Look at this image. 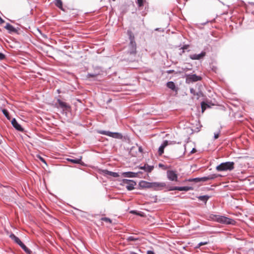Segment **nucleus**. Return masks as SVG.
Segmentation results:
<instances>
[{
	"label": "nucleus",
	"instance_id": "nucleus-24",
	"mask_svg": "<svg viewBox=\"0 0 254 254\" xmlns=\"http://www.w3.org/2000/svg\"><path fill=\"white\" fill-rule=\"evenodd\" d=\"M20 246L27 253L30 254L31 251L23 244H21Z\"/></svg>",
	"mask_w": 254,
	"mask_h": 254
},
{
	"label": "nucleus",
	"instance_id": "nucleus-27",
	"mask_svg": "<svg viewBox=\"0 0 254 254\" xmlns=\"http://www.w3.org/2000/svg\"><path fill=\"white\" fill-rule=\"evenodd\" d=\"M212 179H213V177H202V178H200V181L205 182V181H207L208 180Z\"/></svg>",
	"mask_w": 254,
	"mask_h": 254
},
{
	"label": "nucleus",
	"instance_id": "nucleus-23",
	"mask_svg": "<svg viewBox=\"0 0 254 254\" xmlns=\"http://www.w3.org/2000/svg\"><path fill=\"white\" fill-rule=\"evenodd\" d=\"M201 106L202 113L204 112V111L207 108L210 107V106L204 102H202L201 104Z\"/></svg>",
	"mask_w": 254,
	"mask_h": 254
},
{
	"label": "nucleus",
	"instance_id": "nucleus-37",
	"mask_svg": "<svg viewBox=\"0 0 254 254\" xmlns=\"http://www.w3.org/2000/svg\"><path fill=\"white\" fill-rule=\"evenodd\" d=\"M39 159H40L42 162H44L45 164H46V163L45 161L44 160V159L43 158H42V157H40V156H39Z\"/></svg>",
	"mask_w": 254,
	"mask_h": 254
},
{
	"label": "nucleus",
	"instance_id": "nucleus-25",
	"mask_svg": "<svg viewBox=\"0 0 254 254\" xmlns=\"http://www.w3.org/2000/svg\"><path fill=\"white\" fill-rule=\"evenodd\" d=\"M198 198L199 200L206 202L209 198V196L207 195L200 196L198 197Z\"/></svg>",
	"mask_w": 254,
	"mask_h": 254
},
{
	"label": "nucleus",
	"instance_id": "nucleus-15",
	"mask_svg": "<svg viewBox=\"0 0 254 254\" xmlns=\"http://www.w3.org/2000/svg\"><path fill=\"white\" fill-rule=\"evenodd\" d=\"M58 102L61 108L64 109H67L69 108V106L66 103L64 102L59 99L58 100Z\"/></svg>",
	"mask_w": 254,
	"mask_h": 254
},
{
	"label": "nucleus",
	"instance_id": "nucleus-10",
	"mask_svg": "<svg viewBox=\"0 0 254 254\" xmlns=\"http://www.w3.org/2000/svg\"><path fill=\"white\" fill-rule=\"evenodd\" d=\"M205 52H202L200 54H193L190 55V57L192 60H200L205 56Z\"/></svg>",
	"mask_w": 254,
	"mask_h": 254
},
{
	"label": "nucleus",
	"instance_id": "nucleus-34",
	"mask_svg": "<svg viewBox=\"0 0 254 254\" xmlns=\"http://www.w3.org/2000/svg\"><path fill=\"white\" fill-rule=\"evenodd\" d=\"M219 133H216L214 134V138L216 139H217L219 137Z\"/></svg>",
	"mask_w": 254,
	"mask_h": 254
},
{
	"label": "nucleus",
	"instance_id": "nucleus-31",
	"mask_svg": "<svg viewBox=\"0 0 254 254\" xmlns=\"http://www.w3.org/2000/svg\"><path fill=\"white\" fill-rule=\"evenodd\" d=\"M5 58V56L2 53H0V60H4Z\"/></svg>",
	"mask_w": 254,
	"mask_h": 254
},
{
	"label": "nucleus",
	"instance_id": "nucleus-7",
	"mask_svg": "<svg viewBox=\"0 0 254 254\" xmlns=\"http://www.w3.org/2000/svg\"><path fill=\"white\" fill-rule=\"evenodd\" d=\"M151 188H153L156 190H160L165 187L166 184L165 183L153 182L151 183Z\"/></svg>",
	"mask_w": 254,
	"mask_h": 254
},
{
	"label": "nucleus",
	"instance_id": "nucleus-22",
	"mask_svg": "<svg viewBox=\"0 0 254 254\" xmlns=\"http://www.w3.org/2000/svg\"><path fill=\"white\" fill-rule=\"evenodd\" d=\"M167 86L169 88L173 90H174L175 89V85L174 83L172 81L168 82L167 84Z\"/></svg>",
	"mask_w": 254,
	"mask_h": 254
},
{
	"label": "nucleus",
	"instance_id": "nucleus-41",
	"mask_svg": "<svg viewBox=\"0 0 254 254\" xmlns=\"http://www.w3.org/2000/svg\"><path fill=\"white\" fill-rule=\"evenodd\" d=\"M195 152H196V150L194 148L192 149V150L191 151V153H194Z\"/></svg>",
	"mask_w": 254,
	"mask_h": 254
},
{
	"label": "nucleus",
	"instance_id": "nucleus-18",
	"mask_svg": "<svg viewBox=\"0 0 254 254\" xmlns=\"http://www.w3.org/2000/svg\"><path fill=\"white\" fill-rule=\"evenodd\" d=\"M5 28L10 32H15V29L10 24L7 23Z\"/></svg>",
	"mask_w": 254,
	"mask_h": 254
},
{
	"label": "nucleus",
	"instance_id": "nucleus-16",
	"mask_svg": "<svg viewBox=\"0 0 254 254\" xmlns=\"http://www.w3.org/2000/svg\"><path fill=\"white\" fill-rule=\"evenodd\" d=\"M9 237L11 239L14 240V242L19 246L21 245V244L22 243V242L20 240V239L18 237L15 236L14 234H12L10 235Z\"/></svg>",
	"mask_w": 254,
	"mask_h": 254
},
{
	"label": "nucleus",
	"instance_id": "nucleus-28",
	"mask_svg": "<svg viewBox=\"0 0 254 254\" xmlns=\"http://www.w3.org/2000/svg\"><path fill=\"white\" fill-rule=\"evenodd\" d=\"M153 169V167L147 165L145 171L147 172H150Z\"/></svg>",
	"mask_w": 254,
	"mask_h": 254
},
{
	"label": "nucleus",
	"instance_id": "nucleus-12",
	"mask_svg": "<svg viewBox=\"0 0 254 254\" xmlns=\"http://www.w3.org/2000/svg\"><path fill=\"white\" fill-rule=\"evenodd\" d=\"M168 145V141L165 140L163 144L160 146L158 149V153L159 155H161L164 152V148Z\"/></svg>",
	"mask_w": 254,
	"mask_h": 254
},
{
	"label": "nucleus",
	"instance_id": "nucleus-38",
	"mask_svg": "<svg viewBox=\"0 0 254 254\" xmlns=\"http://www.w3.org/2000/svg\"><path fill=\"white\" fill-rule=\"evenodd\" d=\"M130 212H131V213H134V214H137V215H140V216H142L141 214H139V213H137V212H135L134 211H131Z\"/></svg>",
	"mask_w": 254,
	"mask_h": 254
},
{
	"label": "nucleus",
	"instance_id": "nucleus-26",
	"mask_svg": "<svg viewBox=\"0 0 254 254\" xmlns=\"http://www.w3.org/2000/svg\"><path fill=\"white\" fill-rule=\"evenodd\" d=\"M2 113H3V114L5 115V116L8 119H10V117L9 116V114H8V113L7 112V111L5 109H2Z\"/></svg>",
	"mask_w": 254,
	"mask_h": 254
},
{
	"label": "nucleus",
	"instance_id": "nucleus-33",
	"mask_svg": "<svg viewBox=\"0 0 254 254\" xmlns=\"http://www.w3.org/2000/svg\"><path fill=\"white\" fill-rule=\"evenodd\" d=\"M128 240L129 241H135V240H137V239H135V238H134L133 237H129L128 238Z\"/></svg>",
	"mask_w": 254,
	"mask_h": 254
},
{
	"label": "nucleus",
	"instance_id": "nucleus-3",
	"mask_svg": "<svg viewBox=\"0 0 254 254\" xmlns=\"http://www.w3.org/2000/svg\"><path fill=\"white\" fill-rule=\"evenodd\" d=\"M143 152V149L141 146H133L130 150V153L132 155L140 156Z\"/></svg>",
	"mask_w": 254,
	"mask_h": 254
},
{
	"label": "nucleus",
	"instance_id": "nucleus-4",
	"mask_svg": "<svg viewBox=\"0 0 254 254\" xmlns=\"http://www.w3.org/2000/svg\"><path fill=\"white\" fill-rule=\"evenodd\" d=\"M123 183L128 190H132L136 185V183L134 181L127 179L124 180Z\"/></svg>",
	"mask_w": 254,
	"mask_h": 254
},
{
	"label": "nucleus",
	"instance_id": "nucleus-35",
	"mask_svg": "<svg viewBox=\"0 0 254 254\" xmlns=\"http://www.w3.org/2000/svg\"><path fill=\"white\" fill-rule=\"evenodd\" d=\"M146 165H144L143 166H141L140 167V169H142V170H144L145 171V169H146Z\"/></svg>",
	"mask_w": 254,
	"mask_h": 254
},
{
	"label": "nucleus",
	"instance_id": "nucleus-2",
	"mask_svg": "<svg viewBox=\"0 0 254 254\" xmlns=\"http://www.w3.org/2000/svg\"><path fill=\"white\" fill-rule=\"evenodd\" d=\"M234 168V163L233 162L222 163L217 166L216 169L218 171H231Z\"/></svg>",
	"mask_w": 254,
	"mask_h": 254
},
{
	"label": "nucleus",
	"instance_id": "nucleus-11",
	"mask_svg": "<svg viewBox=\"0 0 254 254\" xmlns=\"http://www.w3.org/2000/svg\"><path fill=\"white\" fill-rule=\"evenodd\" d=\"M11 124L12 126L18 130L23 131V128L17 122L15 119H13L11 121Z\"/></svg>",
	"mask_w": 254,
	"mask_h": 254
},
{
	"label": "nucleus",
	"instance_id": "nucleus-6",
	"mask_svg": "<svg viewBox=\"0 0 254 254\" xmlns=\"http://www.w3.org/2000/svg\"><path fill=\"white\" fill-rule=\"evenodd\" d=\"M99 132L101 134H105L114 138H120L122 137V135L121 134L119 133L116 132H112L110 131H100Z\"/></svg>",
	"mask_w": 254,
	"mask_h": 254
},
{
	"label": "nucleus",
	"instance_id": "nucleus-36",
	"mask_svg": "<svg viewBox=\"0 0 254 254\" xmlns=\"http://www.w3.org/2000/svg\"><path fill=\"white\" fill-rule=\"evenodd\" d=\"M147 254H154V253L152 251H148L147 252Z\"/></svg>",
	"mask_w": 254,
	"mask_h": 254
},
{
	"label": "nucleus",
	"instance_id": "nucleus-1",
	"mask_svg": "<svg viewBox=\"0 0 254 254\" xmlns=\"http://www.w3.org/2000/svg\"><path fill=\"white\" fill-rule=\"evenodd\" d=\"M211 218L213 220L222 224L234 225L235 223L234 220L223 216L215 215Z\"/></svg>",
	"mask_w": 254,
	"mask_h": 254
},
{
	"label": "nucleus",
	"instance_id": "nucleus-8",
	"mask_svg": "<svg viewBox=\"0 0 254 254\" xmlns=\"http://www.w3.org/2000/svg\"><path fill=\"white\" fill-rule=\"evenodd\" d=\"M200 80L201 77L195 74L189 75L187 77V80L189 82H195Z\"/></svg>",
	"mask_w": 254,
	"mask_h": 254
},
{
	"label": "nucleus",
	"instance_id": "nucleus-29",
	"mask_svg": "<svg viewBox=\"0 0 254 254\" xmlns=\"http://www.w3.org/2000/svg\"><path fill=\"white\" fill-rule=\"evenodd\" d=\"M208 244L207 242H200L198 244V246L196 247V248L200 247L201 246L207 245Z\"/></svg>",
	"mask_w": 254,
	"mask_h": 254
},
{
	"label": "nucleus",
	"instance_id": "nucleus-40",
	"mask_svg": "<svg viewBox=\"0 0 254 254\" xmlns=\"http://www.w3.org/2000/svg\"><path fill=\"white\" fill-rule=\"evenodd\" d=\"M194 180L195 181V182H199L200 181V178H195L194 179Z\"/></svg>",
	"mask_w": 254,
	"mask_h": 254
},
{
	"label": "nucleus",
	"instance_id": "nucleus-13",
	"mask_svg": "<svg viewBox=\"0 0 254 254\" xmlns=\"http://www.w3.org/2000/svg\"><path fill=\"white\" fill-rule=\"evenodd\" d=\"M137 173L131 172H124L123 173V175L125 177H135L137 175Z\"/></svg>",
	"mask_w": 254,
	"mask_h": 254
},
{
	"label": "nucleus",
	"instance_id": "nucleus-9",
	"mask_svg": "<svg viewBox=\"0 0 254 254\" xmlns=\"http://www.w3.org/2000/svg\"><path fill=\"white\" fill-rule=\"evenodd\" d=\"M191 189L190 187H170L169 189V190H178L180 191H188Z\"/></svg>",
	"mask_w": 254,
	"mask_h": 254
},
{
	"label": "nucleus",
	"instance_id": "nucleus-39",
	"mask_svg": "<svg viewBox=\"0 0 254 254\" xmlns=\"http://www.w3.org/2000/svg\"><path fill=\"white\" fill-rule=\"evenodd\" d=\"M191 93L194 94V90L193 89L191 88L190 90Z\"/></svg>",
	"mask_w": 254,
	"mask_h": 254
},
{
	"label": "nucleus",
	"instance_id": "nucleus-17",
	"mask_svg": "<svg viewBox=\"0 0 254 254\" xmlns=\"http://www.w3.org/2000/svg\"><path fill=\"white\" fill-rule=\"evenodd\" d=\"M140 186L142 188H151V183H148L146 182H142L140 183Z\"/></svg>",
	"mask_w": 254,
	"mask_h": 254
},
{
	"label": "nucleus",
	"instance_id": "nucleus-20",
	"mask_svg": "<svg viewBox=\"0 0 254 254\" xmlns=\"http://www.w3.org/2000/svg\"><path fill=\"white\" fill-rule=\"evenodd\" d=\"M55 4L57 7H58L62 10H63V2L61 0H55Z\"/></svg>",
	"mask_w": 254,
	"mask_h": 254
},
{
	"label": "nucleus",
	"instance_id": "nucleus-30",
	"mask_svg": "<svg viewBox=\"0 0 254 254\" xmlns=\"http://www.w3.org/2000/svg\"><path fill=\"white\" fill-rule=\"evenodd\" d=\"M137 3L139 6H141L143 5V0H137Z\"/></svg>",
	"mask_w": 254,
	"mask_h": 254
},
{
	"label": "nucleus",
	"instance_id": "nucleus-32",
	"mask_svg": "<svg viewBox=\"0 0 254 254\" xmlns=\"http://www.w3.org/2000/svg\"><path fill=\"white\" fill-rule=\"evenodd\" d=\"M102 220L106 222H109V223L111 222V220L109 218H104L102 219Z\"/></svg>",
	"mask_w": 254,
	"mask_h": 254
},
{
	"label": "nucleus",
	"instance_id": "nucleus-14",
	"mask_svg": "<svg viewBox=\"0 0 254 254\" xmlns=\"http://www.w3.org/2000/svg\"><path fill=\"white\" fill-rule=\"evenodd\" d=\"M104 173H105V174H106L107 175H108V176L114 177V178H116V177H118L119 176V175H118V174L117 173L111 172V171H109L108 170L104 171Z\"/></svg>",
	"mask_w": 254,
	"mask_h": 254
},
{
	"label": "nucleus",
	"instance_id": "nucleus-19",
	"mask_svg": "<svg viewBox=\"0 0 254 254\" xmlns=\"http://www.w3.org/2000/svg\"><path fill=\"white\" fill-rule=\"evenodd\" d=\"M130 46L132 48V50L130 51V53L135 54V43L133 40H131L130 43Z\"/></svg>",
	"mask_w": 254,
	"mask_h": 254
},
{
	"label": "nucleus",
	"instance_id": "nucleus-21",
	"mask_svg": "<svg viewBox=\"0 0 254 254\" xmlns=\"http://www.w3.org/2000/svg\"><path fill=\"white\" fill-rule=\"evenodd\" d=\"M68 161H70L73 163L75 164H80L81 161V157L79 159H67Z\"/></svg>",
	"mask_w": 254,
	"mask_h": 254
},
{
	"label": "nucleus",
	"instance_id": "nucleus-5",
	"mask_svg": "<svg viewBox=\"0 0 254 254\" xmlns=\"http://www.w3.org/2000/svg\"><path fill=\"white\" fill-rule=\"evenodd\" d=\"M168 179L172 181H178V175L176 172L172 170H168L167 172Z\"/></svg>",
	"mask_w": 254,
	"mask_h": 254
}]
</instances>
